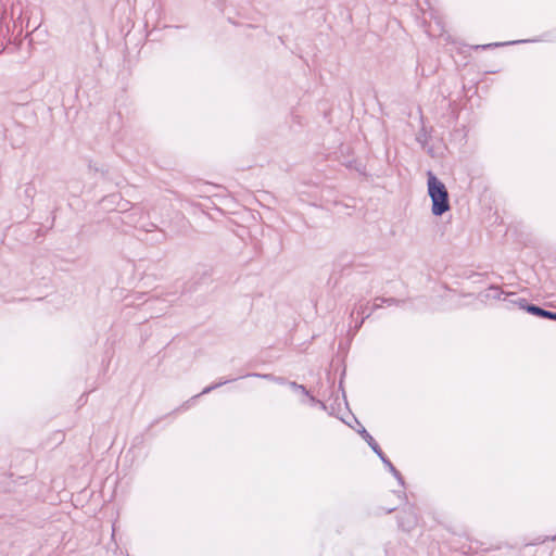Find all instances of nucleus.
I'll return each instance as SVG.
<instances>
[{
  "mask_svg": "<svg viewBox=\"0 0 556 556\" xmlns=\"http://www.w3.org/2000/svg\"><path fill=\"white\" fill-rule=\"evenodd\" d=\"M298 389H299V391H300L302 394H305V390H304V388H303V387H299Z\"/></svg>",
  "mask_w": 556,
  "mask_h": 556,
  "instance_id": "3",
  "label": "nucleus"
},
{
  "mask_svg": "<svg viewBox=\"0 0 556 556\" xmlns=\"http://www.w3.org/2000/svg\"><path fill=\"white\" fill-rule=\"evenodd\" d=\"M428 192L432 200V213L442 215L450 210L446 187L432 173H428Z\"/></svg>",
  "mask_w": 556,
  "mask_h": 556,
  "instance_id": "1",
  "label": "nucleus"
},
{
  "mask_svg": "<svg viewBox=\"0 0 556 556\" xmlns=\"http://www.w3.org/2000/svg\"><path fill=\"white\" fill-rule=\"evenodd\" d=\"M528 312L536 315V316H541V317H545V318H549V319H555L556 320V313H553V312H549V311H545L541 307H538V306H534V305H530L528 306Z\"/></svg>",
  "mask_w": 556,
  "mask_h": 556,
  "instance_id": "2",
  "label": "nucleus"
},
{
  "mask_svg": "<svg viewBox=\"0 0 556 556\" xmlns=\"http://www.w3.org/2000/svg\"><path fill=\"white\" fill-rule=\"evenodd\" d=\"M370 445L372 446L374 451L377 452V444L374 445V444L370 443Z\"/></svg>",
  "mask_w": 556,
  "mask_h": 556,
  "instance_id": "4",
  "label": "nucleus"
}]
</instances>
